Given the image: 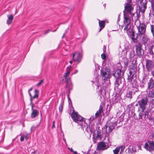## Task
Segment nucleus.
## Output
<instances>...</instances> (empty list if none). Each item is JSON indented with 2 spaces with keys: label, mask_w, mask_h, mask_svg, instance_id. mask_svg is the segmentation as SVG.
I'll return each instance as SVG.
<instances>
[{
  "label": "nucleus",
  "mask_w": 154,
  "mask_h": 154,
  "mask_svg": "<svg viewBox=\"0 0 154 154\" xmlns=\"http://www.w3.org/2000/svg\"><path fill=\"white\" fill-rule=\"evenodd\" d=\"M99 24L100 27L102 28H104L105 25V22L103 20L101 21L100 20H99Z\"/></svg>",
  "instance_id": "nucleus-32"
},
{
  "label": "nucleus",
  "mask_w": 154,
  "mask_h": 154,
  "mask_svg": "<svg viewBox=\"0 0 154 154\" xmlns=\"http://www.w3.org/2000/svg\"><path fill=\"white\" fill-rule=\"evenodd\" d=\"M117 121H116L115 122H110L108 125H105L104 129L106 130L107 133H109L112 131L115 126L117 125Z\"/></svg>",
  "instance_id": "nucleus-10"
},
{
  "label": "nucleus",
  "mask_w": 154,
  "mask_h": 154,
  "mask_svg": "<svg viewBox=\"0 0 154 154\" xmlns=\"http://www.w3.org/2000/svg\"><path fill=\"white\" fill-rule=\"evenodd\" d=\"M128 64V62L127 61H126L125 62L124 61V67L125 69L127 67Z\"/></svg>",
  "instance_id": "nucleus-50"
},
{
  "label": "nucleus",
  "mask_w": 154,
  "mask_h": 154,
  "mask_svg": "<svg viewBox=\"0 0 154 154\" xmlns=\"http://www.w3.org/2000/svg\"><path fill=\"white\" fill-rule=\"evenodd\" d=\"M103 112V106L102 105H100V106L99 109L97 111L95 115H97L99 116L101 115Z\"/></svg>",
  "instance_id": "nucleus-29"
},
{
  "label": "nucleus",
  "mask_w": 154,
  "mask_h": 154,
  "mask_svg": "<svg viewBox=\"0 0 154 154\" xmlns=\"http://www.w3.org/2000/svg\"><path fill=\"white\" fill-rule=\"evenodd\" d=\"M119 146L117 147L115 149L113 150L114 154H118L119 151Z\"/></svg>",
  "instance_id": "nucleus-40"
},
{
  "label": "nucleus",
  "mask_w": 154,
  "mask_h": 154,
  "mask_svg": "<svg viewBox=\"0 0 154 154\" xmlns=\"http://www.w3.org/2000/svg\"><path fill=\"white\" fill-rule=\"evenodd\" d=\"M24 138H25L26 140H27L28 139V135H26L25 136V137H24Z\"/></svg>",
  "instance_id": "nucleus-59"
},
{
  "label": "nucleus",
  "mask_w": 154,
  "mask_h": 154,
  "mask_svg": "<svg viewBox=\"0 0 154 154\" xmlns=\"http://www.w3.org/2000/svg\"><path fill=\"white\" fill-rule=\"evenodd\" d=\"M114 90L116 91V96L120 99L122 93V89L120 88H118V90Z\"/></svg>",
  "instance_id": "nucleus-26"
},
{
  "label": "nucleus",
  "mask_w": 154,
  "mask_h": 154,
  "mask_svg": "<svg viewBox=\"0 0 154 154\" xmlns=\"http://www.w3.org/2000/svg\"><path fill=\"white\" fill-rule=\"evenodd\" d=\"M149 53L151 54H152V56L154 57V45L151 47V48L149 51Z\"/></svg>",
  "instance_id": "nucleus-35"
},
{
  "label": "nucleus",
  "mask_w": 154,
  "mask_h": 154,
  "mask_svg": "<svg viewBox=\"0 0 154 154\" xmlns=\"http://www.w3.org/2000/svg\"><path fill=\"white\" fill-rule=\"evenodd\" d=\"M143 110V112L142 114L141 115H140V112H138L139 113L138 114V118L139 119H143V116H144V118L145 119L146 116L148 117L149 116V111L148 110L145 111Z\"/></svg>",
  "instance_id": "nucleus-21"
},
{
  "label": "nucleus",
  "mask_w": 154,
  "mask_h": 154,
  "mask_svg": "<svg viewBox=\"0 0 154 154\" xmlns=\"http://www.w3.org/2000/svg\"><path fill=\"white\" fill-rule=\"evenodd\" d=\"M103 28H102L100 27V28L99 29V32H100L101 30H102Z\"/></svg>",
  "instance_id": "nucleus-62"
},
{
  "label": "nucleus",
  "mask_w": 154,
  "mask_h": 154,
  "mask_svg": "<svg viewBox=\"0 0 154 154\" xmlns=\"http://www.w3.org/2000/svg\"><path fill=\"white\" fill-rule=\"evenodd\" d=\"M144 148L147 150L149 152H152L154 150V142L153 141H148L147 142L145 143Z\"/></svg>",
  "instance_id": "nucleus-11"
},
{
  "label": "nucleus",
  "mask_w": 154,
  "mask_h": 154,
  "mask_svg": "<svg viewBox=\"0 0 154 154\" xmlns=\"http://www.w3.org/2000/svg\"><path fill=\"white\" fill-rule=\"evenodd\" d=\"M124 13L131 14V11L133 10V8L131 5V4L125 3Z\"/></svg>",
  "instance_id": "nucleus-15"
},
{
  "label": "nucleus",
  "mask_w": 154,
  "mask_h": 154,
  "mask_svg": "<svg viewBox=\"0 0 154 154\" xmlns=\"http://www.w3.org/2000/svg\"><path fill=\"white\" fill-rule=\"evenodd\" d=\"M141 98L138 101L139 107L138 108L137 111L140 112V115H141L144 110H145L146 108L148 100L146 96H142V95L139 96Z\"/></svg>",
  "instance_id": "nucleus-3"
},
{
  "label": "nucleus",
  "mask_w": 154,
  "mask_h": 154,
  "mask_svg": "<svg viewBox=\"0 0 154 154\" xmlns=\"http://www.w3.org/2000/svg\"><path fill=\"white\" fill-rule=\"evenodd\" d=\"M97 133L95 134V133H94L93 136L92 137L93 138V140L94 143H97V140L100 139V140L101 139L102 137L101 136L100 134V133H98V131H97Z\"/></svg>",
  "instance_id": "nucleus-20"
},
{
  "label": "nucleus",
  "mask_w": 154,
  "mask_h": 154,
  "mask_svg": "<svg viewBox=\"0 0 154 154\" xmlns=\"http://www.w3.org/2000/svg\"><path fill=\"white\" fill-rule=\"evenodd\" d=\"M97 148L99 150H104L107 149L109 146L107 143L102 141L98 143Z\"/></svg>",
  "instance_id": "nucleus-14"
},
{
  "label": "nucleus",
  "mask_w": 154,
  "mask_h": 154,
  "mask_svg": "<svg viewBox=\"0 0 154 154\" xmlns=\"http://www.w3.org/2000/svg\"><path fill=\"white\" fill-rule=\"evenodd\" d=\"M138 88V87H132L131 91H132V92L134 93L138 92L139 91V90Z\"/></svg>",
  "instance_id": "nucleus-47"
},
{
  "label": "nucleus",
  "mask_w": 154,
  "mask_h": 154,
  "mask_svg": "<svg viewBox=\"0 0 154 154\" xmlns=\"http://www.w3.org/2000/svg\"><path fill=\"white\" fill-rule=\"evenodd\" d=\"M134 75H129L128 76V79L129 82H131L133 79V77Z\"/></svg>",
  "instance_id": "nucleus-46"
},
{
  "label": "nucleus",
  "mask_w": 154,
  "mask_h": 154,
  "mask_svg": "<svg viewBox=\"0 0 154 154\" xmlns=\"http://www.w3.org/2000/svg\"><path fill=\"white\" fill-rule=\"evenodd\" d=\"M55 121H54L53 122L52 126V129H53L55 127Z\"/></svg>",
  "instance_id": "nucleus-55"
},
{
  "label": "nucleus",
  "mask_w": 154,
  "mask_h": 154,
  "mask_svg": "<svg viewBox=\"0 0 154 154\" xmlns=\"http://www.w3.org/2000/svg\"><path fill=\"white\" fill-rule=\"evenodd\" d=\"M125 152L129 154H132L135 153L136 151L135 147L132 145H130L125 149Z\"/></svg>",
  "instance_id": "nucleus-19"
},
{
  "label": "nucleus",
  "mask_w": 154,
  "mask_h": 154,
  "mask_svg": "<svg viewBox=\"0 0 154 154\" xmlns=\"http://www.w3.org/2000/svg\"><path fill=\"white\" fill-rule=\"evenodd\" d=\"M52 31V30L51 29H48V30H47L44 33V34H46L49 32V31Z\"/></svg>",
  "instance_id": "nucleus-52"
},
{
  "label": "nucleus",
  "mask_w": 154,
  "mask_h": 154,
  "mask_svg": "<svg viewBox=\"0 0 154 154\" xmlns=\"http://www.w3.org/2000/svg\"><path fill=\"white\" fill-rule=\"evenodd\" d=\"M127 2L126 3H128L129 4H131V2L132 0H127Z\"/></svg>",
  "instance_id": "nucleus-57"
},
{
  "label": "nucleus",
  "mask_w": 154,
  "mask_h": 154,
  "mask_svg": "<svg viewBox=\"0 0 154 154\" xmlns=\"http://www.w3.org/2000/svg\"><path fill=\"white\" fill-rule=\"evenodd\" d=\"M139 37V36L137 35H137L135 37V32H133L129 37L132 40L133 42L134 43L137 42L138 40L137 39V37Z\"/></svg>",
  "instance_id": "nucleus-24"
},
{
  "label": "nucleus",
  "mask_w": 154,
  "mask_h": 154,
  "mask_svg": "<svg viewBox=\"0 0 154 154\" xmlns=\"http://www.w3.org/2000/svg\"><path fill=\"white\" fill-rule=\"evenodd\" d=\"M149 1L151 3L152 9L154 12V0H150Z\"/></svg>",
  "instance_id": "nucleus-43"
},
{
  "label": "nucleus",
  "mask_w": 154,
  "mask_h": 154,
  "mask_svg": "<svg viewBox=\"0 0 154 154\" xmlns=\"http://www.w3.org/2000/svg\"><path fill=\"white\" fill-rule=\"evenodd\" d=\"M79 124L81 126L82 129L83 130L85 129V131L89 134H91L94 131V129L93 128L88 126L87 123L84 121L82 123L80 122V123H79Z\"/></svg>",
  "instance_id": "nucleus-8"
},
{
  "label": "nucleus",
  "mask_w": 154,
  "mask_h": 154,
  "mask_svg": "<svg viewBox=\"0 0 154 154\" xmlns=\"http://www.w3.org/2000/svg\"><path fill=\"white\" fill-rule=\"evenodd\" d=\"M136 54L137 56L141 57L144 54V51L142 48V45L140 43H138L136 45Z\"/></svg>",
  "instance_id": "nucleus-12"
},
{
  "label": "nucleus",
  "mask_w": 154,
  "mask_h": 154,
  "mask_svg": "<svg viewBox=\"0 0 154 154\" xmlns=\"http://www.w3.org/2000/svg\"><path fill=\"white\" fill-rule=\"evenodd\" d=\"M101 75L103 80H107L110 77V72L109 69L107 68H103L100 70Z\"/></svg>",
  "instance_id": "nucleus-5"
},
{
  "label": "nucleus",
  "mask_w": 154,
  "mask_h": 154,
  "mask_svg": "<svg viewBox=\"0 0 154 154\" xmlns=\"http://www.w3.org/2000/svg\"><path fill=\"white\" fill-rule=\"evenodd\" d=\"M127 49L126 48H124L122 50V52L121 53V54L119 53V57H125L127 54Z\"/></svg>",
  "instance_id": "nucleus-28"
},
{
  "label": "nucleus",
  "mask_w": 154,
  "mask_h": 154,
  "mask_svg": "<svg viewBox=\"0 0 154 154\" xmlns=\"http://www.w3.org/2000/svg\"><path fill=\"white\" fill-rule=\"evenodd\" d=\"M138 2L139 3V11L143 13L147 8V4L148 1L146 0H139Z\"/></svg>",
  "instance_id": "nucleus-9"
},
{
  "label": "nucleus",
  "mask_w": 154,
  "mask_h": 154,
  "mask_svg": "<svg viewBox=\"0 0 154 154\" xmlns=\"http://www.w3.org/2000/svg\"><path fill=\"white\" fill-rule=\"evenodd\" d=\"M131 15L132 21L134 20V25L137 27L141 24L140 21L138 20L140 15L137 12L132 14Z\"/></svg>",
  "instance_id": "nucleus-13"
},
{
  "label": "nucleus",
  "mask_w": 154,
  "mask_h": 154,
  "mask_svg": "<svg viewBox=\"0 0 154 154\" xmlns=\"http://www.w3.org/2000/svg\"><path fill=\"white\" fill-rule=\"evenodd\" d=\"M71 117L73 120L75 122H77L78 124L83 122V118L79 115L78 113L75 112L74 110L71 113Z\"/></svg>",
  "instance_id": "nucleus-6"
},
{
  "label": "nucleus",
  "mask_w": 154,
  "mask_h": 154,
  "mask_svg": "<svg viewBox=\"0 0 154 154\" xmlns=\"http://www.w3.org/2000/svg\"><path fill=\"white\" fill-rule=\"evenodd\" d=\"M126 32L128 36H129L134 31L131 28Z\"/></svg>",
  "instance_id": "nucleus-36"
},
{
  "label": "nucleus",
  "mask_w": 154,
  "mask_h": 154,
  "mask_svg": "<svg viewBox=\"0 0 154 154\" xmlns=\"http://www.w3.org/2000/svg\"><path fill=\"white\" fill-rule=\"evenodd\" d=\"M152 60H147L146 62V68L148 71L149 72L152 68Z\"/></svg>",
  "instance_id": "nucleus-22"
},
{
  "label": "nucleus",
  "mask_w": 154,
  "mask_h": 154,
  "mask_svg": "<svg viewBox=\"0 0 154 154\" xmlns=\"http://www.w3.org/2000/svg\"><path fill=\"white\" fill-rule=\"evenodd\" d=\"M151 74H152V75L154 77V69L153 71H152L151 72Z\"/></svg>",
  "instance_id": "nucleus-58"
},
{
  "label": "nucleus",
  "mask_w": 154,
  "mask_h": 154,
  "mask_svg": "<svg viewBox=\"0 0 154 154\" xmlns=\"http://www.w3.org/2000/svg\"><path fill=\"white\" fill-rule=\"evenodd\" d=\"M24 137L23 136H21L20 137V140L21 141H23L24 140Z\"/></svg>",
  "instance_id": "nucleus-54"
},
{
  "label": "nucleus",
  "mask_w": 154,
  "mask_h": 154,
  "mask_svg": "<svg viewBox=\"0 0 154 154\" xmlns=\"http://www.w3.org/2000/svg\"><path fill=\"white\" fill-rule=\"evenodd\" d=\"M32 88H31L28 91V93H29V95L30 96V98H32V97H33L32 96V95L30 93V91H32Z\"/></svg>",
  "instance_id": "nucleus-51"
},
{
  "label": "nucleus",
  "mask_w": 154,
  "mask_h": 154,
  "mask_svg": "<svg viewBox=\"0 0 154 154\" xmlns=\"http://www.w3.org/2000/svg\"><path fill=\"white\" fill-rule=\"evenodd\" d=\"M146 29V26L145 23L140 24L138 26H137L138 30L137 35L140 37L143 36L142 40L143 43L144 44L147 43L149 40L148 37L145 34Z\"/></svg>",
  "instance_id": "nucleus-2"
},
{
  "label": "nucleus",
  "mask_w": 154,
  "mask_h": 154,
  "mask_svg": "<svg viewBox=\"0 0 154 154\" xmlns=\"http://www.w3.org/2000/svg\"><path fill=\"white\" fill-rule=\"evenodd\" d=\"M149 79L148 75L147 74L144 73L143 76L142 80L145 82H146Z\"/></svg>",
  "instance_id": "nucleus-30"
},
{
  "label": "nucleus",
  "mask_w": 154,
  "mask_h": 154,
  "mask_svg": "<svg viewBox=\"0 0 154 154\" xmlns=\"http://www.w3.org/2000/svg\"><path fill=\"white\" fill-rule=\"evenodd\" d=\"M146 83V82L141 80V81H140V83L139 84V86L141 88H142L144 87Z\"/></svg>",
  "instance_id": "nucleus-45"
},
{
  "label": "nucleus",
  "mask_w": 154,
  "mask_h": 154,
  "mask_svg": "<svg viewBox=\"0 0 154 154\" xmlns=\"http://www.w3.org/2000/svg\"><path fill=\"white\" fill-rule=\"evenodd\" d=\"M101 57L103 59H105L106 58V57L105 53H103L101 55Z\"/></svg>",
  "instance_id": "nucleus-49"
},
{
  "label": "nucleus",
  "mask_w": 154,
  "mask_h": 154,
  "mask_svg": "<svg viewBox=\"0 0 154 154\" xmlns=\"http://www.w3.org/2000/svg\"><path fill=\"white\" fill-rule=\"evenodd\" d=\"M151 103L152 105H154V99H152V100L151 101Z\"/></svg>",
  "instance_id": "nucleus-56"
},
{
  "label": "nucleus",
  "mask_w": 154,
  "mask_h": 154,
  "mask_svg": "<svg viewBox=\"0 0 154 154\" xmlns=\"http://www.w3.org/2000/svg\"><path fill=\"white\" fill-rule=\"evenodd\" d=\"M154 79L151 78L149 80L148 83V89H153L154 87Z\"/></svg>",
  "instance_id": "nucleus-23"
},
{
  "label": "nucleus",
  "mask_w": 154,
  "mask_h": 154,
  "mask_svg": "<svg viewBox=\"0 0 154 154\" xmlns=\"http://www.w3.org/2000/svg\"><path fill=\"white\" fill-rule=\"evenodd\" d=\"M131 85H132V87H138L137 80H136V79L133 80V81L131 83Z\"/></svg>",
  "instance_id": "nucleus-31"
},
{
  "label": "nucleus",
  "mask_w": 154,
  "mask_h": 154,
  "mask_svg": "<svg viewBox=\"0 0 154 154\" xmlns=\"http://www.w3.org/2000/svg\"><path fill=\"white\" fill-rule=\"evenodd\" d=\"M106 46L105 45H104V46H103V52L104 53H105V52L106 51Z\"/></svg>",
  "instance_id": "nucleus-53"
},
{
  "label": "nucleus",
  "mask_w": 154,
  "mask_h": 154,
  "mask_svg": "<svg viewBox=\"0 0 154 154\" xmlns=\"http://www.w3.org/2000/svg\"><path fill=\"white\" fill-rule=\"evenodd\" d=\"M69 150H70L71 152H72L73 151V149L72 148H71V149H69Z\"/></svg>",
  "instance_id": "nucleus-63"
},
{
  "label": "nucleus",
  "mask_w": 154,
  "mask_h": 154,
  "mask_svg": "<svg viewBox=\"0 0 154 154\" xmlns=\"http://www.w3.org/2000/svg\"><path fill=\"white\" fill-rule=\"evenodd\" d=\"M39 114V112L36 109L32 111L31 114V117L32 118H34L38 116Z\"/></svg>",
  "instance_id": "nucleus-27"
},
{
  "label": "nucleus",
  "mask_w": 154,
  "mask_h": 154,
  "mask_svg": "<svg viewBox=\"0 0 154 154\" xmlns=\"http://www.w3.org/2000/svg\"><path fill=\"white\" fill-rule=\"evenodd\" d=\"M137 62V59L135 58H134L132 63L134 64L133 68H131L129 69V75H134L137 72V69L136 68L137 65H135V63Z\"/></svg>",
  "instance_id": "nucleus-17"
},
{
  "label": "nucleus",
  "mask_w": 154,
  "mask_h": 154,
  "mask_svg": "<svg viewBox=\"0 0 154 154\" xmlns=\"http://www.w3.org/2000/svg\"><path fill=\"white\" fill-rule=\"evenodd\" d=\"M131 29V26L128 24H124V30L125 31H127Z\"/></svg>",
  "instance_id": "nucleus-33"
},
{
  "label": "nucleus",
  "mask_w": 154,
  "mask_h": 154,
  "mask_svg": "<svg viewBox=\"0 0 154 154\" xmlns=\"http://www.w3.org/2000/svg\"><path fill=\"white\" fill-rule=\"evenodd\" d=\"M134 52L133 50H132L130 52L129 57L131 59L134 57Z\"/></svg>",
  "instance_id": "nucleus-38"
},
{
  "label": "nucleus",
  "mask_w": 154,
  "mask_h": 154,
  "mask_svg": "<svg viewBox=\"0 0 154 154\" xmlns=\"http://www.w3.org/2000/svg\"><path fill=\"white\" fill-rule=\"evenodd\" d=\"M151 31L152 33L153 36L154 37V25H150Z\"/></svg>",
  "instance_id": "nucleus-42"
},
{
  "label": "nucleus",
  "mask_w": 154,
  "mask_h": 154,
  "mask_svg": "<svg viewBox=\"0 0 154 154\" xmlns=\"http://www.w3.org/2000/svg\"><path fill=\"white\" fill-rule=\"evenodd\" d=\"M34 95L32 97L30 98V105L31 106V110L32 111L34 110V104L32 102V100L34 98H37L38 97L39 91L35 89L34 91Z\"/></svg>",
  "instance_id": "nucleus-16"
},
{
  "label": "nucleus",
  "mask_w": 154,
  "mask_h": 154,
  "mask_svg": "<svg viewBox=\"0 0 154 154\" xmlns=\"http://www.w3.org/2000/svg\"><path fill=\"white\" fill-rule=\"evenodd\" d=\"M82 55L80 52H74L72 53L70 56L73 60L78 63L80 62L82 57Z\"/></svg>",
  "instance_id": "nucleus-7"
},
{
  "label": "nucleus",
  "mask_w": 154,
  "mask_h": 154,
  "mask_svg": "<svg viewBox=\"0 0 154 154\" xmlns=\"http://www.w3.org/2000/svg\"><path fill=\"white\" fill-rule=\"evenodd\" d=\"M98 117V116L97 115H95V116H92L89 119L90 123L91 122H92L95 119Z\"/></svg>",
  "instance_id": "nucleus-39"
},
{
  "label": "nucleus",
  "mask_w": 154,
  "mask_h": 154,
  "mask_svg": "<svg viewBox=\"0 0 154 154\" xmlns=\"http://www.w3.org/2000/svg\"><path fill=\"white\" fill-rule=\"evenodd\" d=\"M72 152H73V153L74 154H77V152L76 151H73Z\"/></svg>",
  "instance_id": "nucleus-60"
},
{
  "label": "nucleus",
  "mask_w": 154,
  "mask_h": 154,
  "mask_svg": "<svg viewBox=\"0 0 154 154\" xmlns=\"http://www.w3.org/2000/svg\"><path fill=\"white\" fill-rule=\"evenodd\" d=\"M119 147V150H121V151L120 152L119 154H120L121 153H122L123 152L125 149V147L124 146H118Z\"/></svg>",
  "instance_id": "nucleus-44"
},
{
  "label": "nucleus",
  "mask_w": 154,
  "mask_h": 154,
  "mask_svg": "<svg viewBox=\"0 0 154 154\" xmlns=\"http://www.w3.org/2000/svg\"><path fill=\"white\" fill-rule=\"evenodd\" d=\"M44 80L42 79L37 84V86H40L43 82Z\"/></svg>",
  "instance_id": "nucleus-48"
},
{
  "label": "nucleus",
  "mask_w": 154,
  "mask_h": 154,
  "mask_svg": "<svg viewBox=\"0 0 154 154\" xmlns=\"http://www.w3.org/2000/svg\"><path fill=\"white\" fill-rule=\"evenodd\" d=\"M132 91H130L129 92H127L126 93V97L128 98H131L132 97Z\"/></svg>",
  "instance_id": "nucleus-37"
},
{
  "label": "nucleus",
  "mask_w": 154,
  "mask_h": 154,
  "mask_svg": "<svg viewBox=\"0 0 154 154\" xmlns=\"http://www.w3.org/2000/svg\"><path fill=\"white\" fill-rule=\"evenodd\" d=\"M152 90L151 91H150L148 94V96L150 97H154V90L152 89Z\"/></svg>",
  "instance_id": "nucleus-34"
},
{
  "label": "nucleus",
  "mask_w": 154,
  "mask_h": 154,
  "mask_svg": "<svg viewBox=\"0 0 154 154\" xmlns=\"http://www.w3.org/2000/svg\"><path fill=\"white\" fill-rule=\"evenodd\" d=\"M75 72L73 74H75L78 71V70H75Z\"/></svg>",
  "instance_id": "nucleus-64"
},
{
  "label": "nucleus",
  "mask_w": 154,
  "mask_h": 154,
  "mask_svg": "<svg viewBox=\"0 0 154 154\" xmlns=\"http://www.w3.org/2000/svg\"><path fill=\"white\" fill-rule=\"evenodd\" d=\"M124 27V23L121 26V28L122 29Z\"/></svg>",
  "instance_id": "nucleus-61"
},
{
  "label": "nucleus",
  "mask_w": 154,
  "mask_h": 154,
  "mask_svg": "<svg viewBox=\"0 0 154 154\" xmlns=\"http://www.w3.org/2000/svg\"><path fill=\"white\" fill-rule=\"evenodd\" d=\"M8 20L6 23L8 25H9L11 23L14 18V17L12 14L8 15L7 16Z\"/></svg>",
  "instance_id": "nucleus-25"
},
{
  "label": "nucleus",
  "mask_w": 154,
  "mask_h": 154,
  "mask_svg": "<svg viewBox=\"0 0 154 154\" xmlns=\"http://www.w3.org/2000/svg\"><path fill=\"white\" fill-rule=\"evenodd\" d=\"M63 102H61L60 104V105L59 109V111L61 113L63 110Z\"/></svg>",
  "instance_id": "nucleus-41"
},
{
  "label": "nucleus",
  "mask_w": 154,
  "mask_h": 154,
  "mask_svg": "<svg viewBox=\"0 0 154 154\" xmlns=\"http://www.w3.org/2000/svg\"><path fill=\"white\" fill-rule=\"evenodd\" d=\"M125 70L122 69V67L116 70L112 74L113 76L115 78L114 83V90H118V88L122 84V79L123 78Z\"/></svg>",
  "instance_id": "nucleus-1"
},
{
  "label": "nucleus",
  "mask_w": 154,
  "mask_h": 154,
  "mask_svg": "<svg viewBox=\"0 0 154 154\" xmlns=\"http://www.w3.org/2000/svg\"><path fill=\"white\" fill-rule=\"evenodd\" d=\"M71 68V65L68 66L66 69V72L65 73L64 75V77L65 78L66 82V88H68L69 91L72 89V86L71 82V79L70 78H68L66 79V78L68 75H69L70 72V70Z\"/></svg>",
  "instance_id": "nucleus-4"
},
{
  "label": "nucleus",
  "mask_w": 154,
  "mask_h": 154,
  "mask_svg": "<svg viewBox=\"0 0 154 154\" xmlns=\"http://www.w3.org/2000/svg\"><path fill=\"white\" fill-rule=\"evenodd\" d=\"M124 18L123 23L124 24H130L132 21V19L130 18L129 14H128L124 13Z\"/></svg>",
  "instance_id": "nucleus-18"
}]
</instances>
